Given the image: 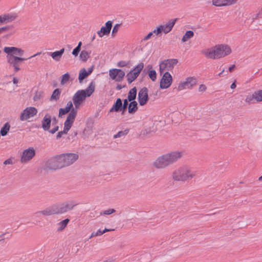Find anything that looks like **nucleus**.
<instances>
[{"label":"nucleus","mask_w":262,"mask_h":262,"mask_svg":"<svg viewBox=\"0 0 262 262\" xmlns=\"http://www.w3.org/2000/svg\"><path fill=\"white\" fill-rule=\"evenodd\" d=\"M236 84H235V82H233V83L231 84V86H230V88H231V89H235V88H236Z\"/></svg>","instance_id":"nucleus-53"},{"label":"nucleus","mask_w":262,"mask_h":262,"mask_svg":"<svg viewBox=\"0 0 262 262\" xmlns=\"http://www.w3.org/2000/svg\"><path fill=\"white\" fill-rule=\"evenodd\" d=\"M112 27V23L111 20L107 21L104 26H102L100 30L97 32V34L100 37H102L104 35H107L110 34Z\"/></svg>","instance_id":"nucleus-20"},{"label":"nucleus","mask_w":262,"mask_h":262,"mask_svg":"<svg viewBox=\"0 0 262 262\" xmlns=\"http://www.w3.org/2000/svg\"><path fill=\"white\" fill-rule=\"evenodd\" d=\"M73 106V104L72 101H70L68 102L65 107L59 109V116L64 115L71 112L72 108H74Z\"/></svg>","instance_id":"nucleus-22"},{"label":"nucleus","mask_w":262,"mask_h":262,"mask_svg":"<svg viewBox=\"0 0 262 262\" xmlns=\"http://www.w3.org/2000/svg\"><path fill=\"white\" fill-rule=\"evenodd\" d=\"M194 36V32L192 31H187L183 35L182 41L183 42H186Z\"/></svg>","instance_id":"nucleus-32"},{"label":"nucleus","mask_w":262,"mask_h":262,"mask_svg":"<svg viewBox=\"0 0 262 262\" xmlns=\"http://www.w3.org/2000/svg\"><path fill=\"white\" fill-rule=\"evenodd\" d=\"M148 76L150 79L152 81H155L157 79V73L155 70H151L148 72Z\"/></svg>","instance_id":"nucleus-37"},{"label":"nucleus","mask_w":262,"mask_h":262,"mask_svg":"<svg viewBox=\"0 0 262 262\" xmlns=\"http://www.w3.org/2000/svg\"><path fill=\"white\" fill-rule=\"evenodd\" d=\"M4 52L6 54V59L8 63L14 68L16 73L20 70V64L27 59L19 57L24 54V51L21 48L15 47H5Z\"/></svg>","instance_id":"nucleus-1"},{"label":"nucleus","mask_w":262,"mask_h":262,"mask_svg":"<svg viewBox=\"0 0 262 262\" xmlns=\"http://www.w3.org/2000/svg\"><path fill=\"white\" fill-rule=\"evenodd\" d=\"M114 230H115V229H114L105 228L103 230H102V232H103V234H104L106 232L112 231H114Z\"/></svg>","instance_id":"nucleus-52"},{"label":"nucleus","mask_w":262,"mask_h":262,"mask_svg":"<svg viewBox=\"0 0 262 262\" xmlns=\"http://www.w3.org/2000/svg\"><path fill=\"white\" fill-rule=\"evenodd\" d=\"M235 68V66L234 64H233L229 67L228 70L230 72H232Z\"/></svg>","instance_id":"nucleus-51"},{"label":"nucleus","mask_w":262,"mask_h":262,"mask_svg":"<svg viewBox=\"0 0 262 262\" xmlns=\"http://www.w3.org/2000/svg\"><path fill=\"white\" fill-rule=\"evenodd\" d=\"M91 53L85 50H83L80 54V58L83 61H86L90 57Z\"/></svg>","instance_id":"nucleus-33"},{"label":"nucleus","mask_w":262,"mask_h":262,"mask_svg":"<svg viewBox=\"0 0 262 262\" xmlns=\"http://www.w3.org/2000/svg\"><path fill=\"white\" fill-rule=\"evenodd\" d=\"M58 129V126H55L53 128H52L51 130H49V132L51 134H54L55 132H56Z\"/></svg>","instance_id":"nucleus-50"},{"label":"nucleus","mask_w":262,"mask_h":262,"mask_svg":"<svg viewBox=\"0 0 262 262\" xmlns=\"http://www.w3.org/2000/svg\"><path fill=\"white\" fill-rule=\"evenodd\" d=\"M77 114V110L72 108L71 111L68 115L67 119L64 123V132H69L71 128Z\"/></svg>","instance_id":"nucleus-13"},{"label":"nucleus","mask_w":262,"mask_h":262,"mask_svg":"<svg viewBox=\"0 0 262 262\" xmlns=\"http://www.w3.org/2000/svg\"><path fill=\"white\" fill-rule=\"evenodd\" d=\"M177 19V18L169 20L167 23L158 25L155 28V35L160 36L162 34H167L172 30Z\"/></svg>","instance_id":"nucleus-6"},{"label":"nucleus","mask_w":262,"mask_h":262,"mask_svg":"<svg viewBox=\"0 0 262 262\" xmlns=\"http://www.w3.org/2000/svg\"><path fill=\"white\" fill-rule=\"evenodd\" d=\"M39 213L45 216H49L55 214V212L53 209L51 208H48L40 211Z\"/></svg>","instance_id":"nucleus-34"},{"label":"nucleus","mask_w":262,"mask_h":262,"mask_svg":"<svg viewBox=\"0 0 262 262\" xmlns=\"http://www.w3.org/2000/svg\"><path fill=\"white\" fill-rule=\"evenodd\" d=\"M216 47L220 59L228 56L232 53L231 47L227 44H220L216 45Z\"/></svg>","instance_id":"nucleus-16"},{"label":"nucleus","mask_w":262,"mask_h":262,"mask_svg":"<svg viewBox=\"0 0 262 262\" xmlns=\"http://www.w3.org/2000/svg\"><path fill=\"white\" fill-rule=\"evenodd\" d=\"M70 220L68 219H65L61 222H60L59 223L57 224V231H61L63 230L64 229V228L67 227L68 223L69 222Z\"/></svg>","instance_id":"nucleus-27"},{"label":"nucleus","mask_w":262,"mask_h":262,"mask_svg":"<svg viewBox=\"0 0 262 262\" xmlns=\"http://www.w3.org/2000/svg\"><path fill=\"white\" fill-rule=\"evenodd\" d=\"M198 90L200 92H201V93L204 92L207 90V86H206V85L202 84L199 85Z\"/></svg>","instance_id":"nucleus-45"},{"label":"nucleus","mask_w":262,"mask_h":262,"mask_svg":"<svg viewBox=\"0 0 262 262\" xmlns=\"http://www.w3.org/2000/svg\"><path fill=\"white\" fill-rule=\"evenodd\" d=\"M238 0H212L211 3L216 7H223L232 5Z\"/></svg>","instance_id":"nucleus-19"},{"label":"nucleus","mask_w":262,"mask_h":262,"mask_svg":"<svg viewBox=\"0 0 262 262\" xmlns=\"http://www.w3.org/2000/svg\"><path fill=\"white\" fill-rule=\"evenodd\" d=\"M129 132V129H125L124 130L119 131L117 134L114 135V138H120L126 135Z\"/></svg>","instance_id":"nucleus-36"},{"label":"nucleus","mask_w":262,"mask_h":262,"mask_svg":"<svg viewBox=\"0 0 262 262\" xmlns=\"http://www.w3.org/2000/svg\"><path fill=\"white\" fill-rule=\"evenodd\" d=\"M244 101L248 105H250L253 102H255V97L253 93L247 95L244 99Z\"/></svg>","instance_id":"nucleus-28"},{"label":"nucleus","mask_w":262,"mask_h":262,"mask_svg":"<svg viewBox=\"0 0 262 262\" xmlns=\"http://www.w3.org/2000/svg\"><path fill=\"white\" fill-rule=\"evenodd\" d=\"M154 32H155V29L151 32H149L147 35L144 36V37L143 38V40L147 41L148 39H149L150 38H151L152 37L157 36L155 35V33H154Z\"/></svg>","instance_id":"nucleus-41"},{"label":"nucleus","mask_w":262,"mask_h":262,"mask_svg":"<svg viewBox=\"0 0 262 262\" xmlns=\"http://www.w3.org/2000/svg\"><path fill=\"white\" fill-rule=\"evenodd\" d=\"M17 17V14L16 13H5L0 15V26L11 22L15 20Z\"/></svg>","instance_id":"nucleus-18"},{"label":"nucleus","mask_w":262,"mask_h":262,"mask_svg":"<svg viewBox=\"0 0 262 262\" xmlns=\"http://www.w3.org/2000/svg\"><path fill=\"white\" fill-rule=\"evenodd\" d=\"M178 63L176 59H169L162 61L159 64L160 74L171 71Z\"/></svg>","instance_id":"nucleus-7"},{"label":"nucleus","mask_w":262,"mask_h":262,"mask_svg":"<svg viewBox=\"0 0 262 262\" xmlns=\"http://www.w3.org/2000/svg\"><path fill=\"white\" fill-rule=\"evenodd\" d=\"M81 45H82V43L81 41H80L78 43V46L73 50L72 54L74 56H77L78 55V54L80 51Z\"/></svg>","instance_id":"nucleus-39"},{"label":"nucleus","mask_w":262,"mask_h":262,"mask_svg":"<svg viewBox=\"0 0 262 262\" xmlns=\"http://www.w3.org/2000/svg\"><path fill=\"white\" fill-rule=\"evenodd\" d=\"M182 157V152L174 150L158 157L153 162V166L157 169H164L176 162Z\"/></svg>","instance_id":"nucleus-2"},{"label":"nucleus","mask_w":262,"mask_h":262,"mask_svg":"<svg viewBox=\"0 0 262 262\" xmlns=\"http://www.w3.org/2000/svg\"><path fill=\"white\" fill-rule=\"evenodd\" d=\"M116 210L114 209H109L104 210L103 212V214L110 215L115 212Z\"/></svg>","instance_id":"nucleus-44"},{"label":"nucleus","mask_w":262,"mask_h":262,"mask_svg":"<svg viewBox=\"0 0 262 262\" xmlns=\"http://www.w3.org/2000/svg\"><path fill=\"white\" fill-rule=\"evenodd\" d=\"M37 108L29 106L26 107L20 113L19 119L21 121H26L34 117L37 113Z\"/></svg>","instance_id":"nucleus-11"},{"label":"nucleus","mask_w":262,"mask_h":262,"mask_svg":"<svg viewBox=\"0 0 262 262\" xmlns=\"http://www.w3.org/2000/svg\"><path fill=\"white\" fill-rule=\"evenodd\" d=\"M61 90L59 89H56L52 93L50 97V101H57L60 98Z\"/></svg>","instance_id":"nucleus-25"},{"label":"nucleus","mask_w":262,"mask_h":262,"mask_svg":"<svg viewBox=\"0 0 262 262\" xmlns=\"http://www.w3.org/2000/svg\"><path fill=\"white\" fill-rule=\"evenodd\" d=\"M65 207V208L63 210V212H66V211H67L68 210H71L73 208V207L71 206L69 204L65 205V207Z\"/></svg>","instance_id":"nucleus-48"},{"label":"nucleus","mask_w":262,"mask_h":262,"mask_svg":"<svg viewBox=\"0 0 262 262\" xmlns=\"http://www.w3.org/2000/svg\"><path fill=\"white\" fill-rule=\"evenodd\" d=\"M40 53H37L36 54H34V55H33V56H31V57H30L29 58H32V57H35V56H36L39 55H40Z\"/></svg>","instance_id":"nucleus-57"},{"label":"nucleus","mask_w":262,"mask_h":262,"mask_svg":"<svg viewBox=\"0 0 262 262\" xmlns=\"http://www.w3.org/2000/svg\"><path fill=\"white\" fill-rule=\"evenodd\" d=\"M202 53L208 59H220L216 45L214 47L202 50Z\"/></svg>","instance_id":"nucleus-15"},{"label":"nucleus","mask_w":262,"mask_h":262,"mask_svg":"<svg viewBox=\"0 0 262 262\" xmlns=\"http://www.w3.org/2000/svg\"><path fill=\"white\" fill-rule=\"evenodd\" d=\"M120 28V25L119 24H116L113 28V30L112 32V36H116V34L117 33L119 29Z\"/></svg>","instance_id":"nucleus-42"},{"label":"nucleus","mask_w":262,"mask_h":262,"mask_svg":"<svg viewBox=\"0 0 262 262\" xmlns=\"http://www.w3.org/2000/svg\"><path fill=\"white\" fill-rule=\"evenodd\" d=\"M68 132H64V128H63V131L59 132L58 133L56 137L57 139L60 138L61 137L62 135L63 134H66L68 133Z\"/></svg>","instance_id":"nucleus-47"},{"label":"nucleus","mask_w":262,"mask_h":262,"mask_svg":"<svg viewBox=\"0 0 262 262\" xmlns=\"http://www.w3.org/2000/svg\"><path fill=\"white\" fill-rule=\"evenodd\" d=\"M10 128V125L9 123L7 122L6 123L3 127L1 129V134L3 136H6L8 132L9 131Z\"/></svg>","instance_id":"nucleus-35"},{"label":"nucleus","mask_w":262,"mask_h":262,"mask_svg":"<svg viewBox=\"0 0 262 262\" xmlns=\"http://www.w3.org/2000/svg\"><path fill=\"white\" fill-rule=\"evenodd\" d=\"M64 52V49L62 48L59 51H57L54 52H49L48 53V54L50 55L54 60L59 61Z\"/></svg>","instance_id":"nucleus-24"},{"label":"nucleus","mask_w":262,"mask_h":262,"mask_svg":"<svg viewBox=\"0 0 262 262\" xmlns=\"http://www.w3.org/2000/svg\"><path fill=\"white\" fill-rule=\"evenodd\" d=\"M51 122V117L50 115L47 114L43 117L42 121V127L45 130H49Z\"/></svg>","instance_id":"nucleus-23"},{"label":"nucleus","mask_w":262,"mask_h":262,"mask_svg":"<svg viewBox=\"0 0 262 262\" xmlns=\"http://www.w3.org/2000/svg\"><path fill=\"white\" fill-rule=\"evenodd\" d=\"M103 262H111V261H108V260H105V261H103Z\"/></svg>","instance_id":"nucleus-61"},{"label":"nucleus","mask_w":262,"mask_h":262,"mask_svg":"<svg viewBox=\"0 0 262 262\" xmlns=\"http://www.w3.org/2000/svg\"><path fill=\"white\" fill-rule=\"evenodd\" d=\"M137 95V89L135 87L132 88L128 94L127 99L129 101L134 100Z\"/></svg>","instance_id":"nucleus-31"},{"label":"nucleus","mask_w":262,"mask_h":262,"mask_svg":"<svg viewBox=\"0 0 262 262\" xmlns=\"http://www.w3.org/2000/svg\"><path fill=\"white\" fill-rule=\"evenodd\" d=\"M148 100V90L146 88H143L139 92L138 100L140 105L143 106L146 104Z\"/></svg>","instance_id":"nucleus-17"},{"label":"nucleus","mask_w":262,"mask_h":262,"mask_svg":"<svg viewBox=\"0 0 262 262\" xmlns=\"http://www.w3.org/2000/svg\"><path fill=\"white\" fill-rule=\"evenodd\" d=\"M35 154V150L32 147L24 150L20 154V162L25 164L28 163L34 158Z\"/></svg>","instance_id":"nucleus-9"},{"label":"nucleus","mask_w":262,"mask_h":262,"mask_svg":"<svg viewBox=\"0 0 262 262\" xmlns=\"http://www.w3.org/2000/svg\"><path fill=\"white\" fill-rule=\"evenodd\" d=\"M253 94L255 97V101L256 102H262V90L259 89L256 90L253 92Z\"/></svg>","instance_id":"nucleus-29"},{"label":"nucleus","mask_w":262,"mask_h":262,"mask_svg":"<svg viewBox=\"0 0 262 262\" xmlns=\"http://www.w3.org/2000/svg\"><path fill=\"white\" fill-rule=\"evenodd\" d=\"M258 180L259 182H262V176H260V177H259L258 178Z\"/></svg>","instance_id":"nucleus-59"},{"label":"nucleus","mask_w":262,"mask_h":262,"mask_svg":"<svg viewBox=\"0 0 262 262\" xmlns=\"http://www.w3.org/2000/svg\"><path fill=\"white\" fill-rule=\"evenodd\" d=\"M95 38V36L94 35V36L93 37V39H92V40H94Z\"/></svg>","instance_id":"nucleus-60"},{"label":"nucleus","mask_w":262,"mask_h":262,"mask_svg":"<svg viewBox=\"0 0 262 262\" xmlns=\"http://www.w3.org/2000/svg\"><path fill=\"white\" fill-rule=\"evenodd\" d=\"M70 79V75L68 73H66L62 76L60 83L61 85H64Z\"/></svg>","instance_id":"nucleus-38"},{"label":"nucleus","mask_w":262,"mask_h":262,"mask_svg":"<svg viewBox=\"0 0 262 262\" xmlns=\"http://www.w3.org/2000/svg\"><path fill=\"white\" fill-rule=\"evenodd\" d=\"M78 159V155L74 153L61 154L55 157L52 163L55 165L54 169L61 168L73 164Z\"/></svg>","instance_id":"nucleus-4"},{"label":"nucleus","mask_w":262,"mask_h":262,"mask_svg":"<svg viewBox=\"0 0 262 262\" xmlns=\"http://www.w3.org/2000/svg\"><path fill=\"white\" fill-rule=\"evenodd\" d=\"M224 72L225 70H223L219 74V76L221 77Z\"/></svg>","instance_id":"nucleus-58"},{"label":"nucleus","mask_w":262,"mask_h":262,"mask_svg":"<svg viewBox=\"0 0 262 262\" xmlns=\"http://www.w3.org/2000/svg\"><path fill=\"white\" fill-rule=\"evenodd\" d=\"M125 72L119 69H111L109 70L110 78L115 82H121L125 76Z\"/></svg>","instance_id":"nucleus-10"},{"label":"nucleus","mask_w":262,"mask_h":262,"mask_svg":"<svg viewBox=\"0 0 262 262\" xmlns=\"http://www.w3.org/2000/svg\"><path fill=\"white\" fill-rule=\"evenodd\" d=\"M128 62H126L125 61H123V60H121V61H119L118 63H117V67H119V68H123V67H126L128 65Z\"/></svg>","instance_id":"nucleus-43"},{"label":"nucleus","mask_w":262,"mask_h":262,"mask_svg":"<svg viewBox=\"0 0 262 262\" xmlns=\"http://www.w3.org/2000/svg\"><path fill=\"white\" fill-rule=\"evenodd\" d=\"M197 83V80L194 77H187L184 81H181L178 86L179 91L191 89Z\"/></svg>","instance_id":"nucleus-8"},{"label":"nucleus","mask_w":262,"mask_h":262,"mask_svg":"<svg viewBox=\"0 0 262 262\" xmlns=\"http://www.w3.org/2000/svg\"><path fill=\"white\" fill-rule=\"evenodd\" d=\"M143 68L144 64L140 63L133 70L127 74L126 78L128 83H131L138 77Z\"/></svg>","instance_id":"nucleus-12"},{"label":"nucleus","mask_w":262,"mask_h":262,"mask_svg":"<svg viewBox=\"0 0 262 262\" xmlns=\"http://www.w3.org/2000/svg\"><path fill=\"white\" fill-rule=\"evenodd\" d=\"M122 105L121 100L119 98L117 99L115 104L110 110V112H118L120 110Z\"/></svg>","instance_id":"nucleus-26"},{"label":"nucleus","mask_w":262,"mask_h":262,"mask_svg":"<svg viewBox=\"0 0 262 262\" xmlns=\"http://www.w3.org/2000/svg\"><path fill=\"white\" fill-rule=\"evenodd\" d=\"M18 82V80L17 78H13V82L14 84H17Z\"/></svg>","instance_id":"nucleus-55"},{"label":"nucleus","mask_w":262,"mask_h":262,"mask_svg":"<svg viewBox=\"0 0 262 262\" xmlns=\"http://www.w3.org/2000/svg\"><path fill=\"white\" fill-rule=\"evenodd\" d=\"M95 83L91 82L85 90L77 91L72 97L73 104L75 109H78L84 103L86 97H90L94 92L95 90Z\"/></svg>","instance_id":"nucleus-3"},{"label":"nucleus","mask_w":262,"mask_h":262,"mask_svg":"<svg viewBox=\"0 0 262 262\" xmlns=\"http://www.w3.org/2000/svg\"><path fill=\"white\" fill-rule=\"evenodd\" d=\"M128 104V101L127 99L124 100L123 102V107H126Z\"/></svg>","instance_id":"nucleus-54"},{"label":"nucleus","mask_w":262,"mask_h":262,"mask_svg":"<svg viewBox=\"0 0 262 262\" xmlns=\"http://www.w3.org/2000/svg\"><path fill=\"white\" fill-rule=\"evenodd\" d=\"M39 99V96H37V94H36L34 96V100L35 101H36V100H38V99Z\"/></svg>","instance_id":"nucleus-56"},{"label":"nucleus","mask_w":262,"mask_h":262,"mask_svg":"<svg viewBox=\"0 0 262 262\" xmlns=\"http://www.w3.org/2000/svg\"><path fill=\"white\" fill-rule=\"evenodd\" d=\"M9 29V27L5 26L3 27L0 28V34L3 33L4 32L7 31Z\"/></svg>","instance_id":"nucleus-46"},{"label":"nucleus","mask_w":262,"mask_h":262,"mask_svg":"<svg viewBox=\"0 0 262 262\" xmlns=\"http://www.w3.org/2000/svg\"><path fill=\"white\" fill-rule=\"evenodd\" d=\"M93 71V67L90 68L88 71L84 68L81 69L79 73L78 80L79 82H82L83 79L89 76Z\"/></svg>","instance_id":"nucleus-21"},{"label":"nucleus","mask_w":262,"mask_h":262,"mask_svg":"<svg viewBox=\"0 0 262 262\" xmlns=\"http://www.w3.org/2000/svg\"><path fill=\"white\" fill-rule=\"evenodd\" d=\"M196 174V171L192 168L187 165H183L173 172L172 178L175 181L186 182L194 178Z\"/></svg>","instance_id":"nucleus-5"},{"label":"nucleus","mask_w":262,"mask_h":262,"mask_svg":"<svg viewBox=\"0 0 262 262\" xmlns=\"http://www.w3.org/2000/svg\"><path fill=\"white\" fill-rule=\"evenodd\" d=\"M102 234H103L102 230H101V229H99L96 232H95V231L93 232L90 236V238H93L94 237H96L98 236H101Z\"/></svg>","instance_id":"nucleus-40"},{"label":"nucleus","mask_w":262,"mask_h":262,"mask_svg":"<svg viewBox=\"0 0 262 262\" xmlns=\"http://www.w3.org/2000/svg\"><path fill=\"white\" fill-rule=\"evenodd\" d=\"M4 164L6 165L8 164H12V161L10 159H8L4 162Z\"/></svg>","instance_id":"nucleus-49"},{"label":"nucleus","mask_w":262,"mask_h":262,"mask_svg":"<svg viewBox=\"0 0 262 262\" xmlns=\"http://www.w3.org/2000/svg\"><path fill=\"white\" fill-rule=\"evenodd\" d=\"M138 109L137 103L135 101H132L128 106V112L130 114H134Z\"/></svg>","instance_id":"nucleus-30"},{"label":"nucleus","mask_w":262,"mask_h":262,"mask_svg":"<svg viewBox=\"0 0 262 262\" xmlns=\"http://www.w3.org/2000/svg\"><path fill=\"white\" fill-rule=\"evenodd\" d=\"M172 82L171 75L168 72H165L160 81V88L166 89L170 86Z\"/></svg>","instance_id":"nucleus-14"}]
</instances>
